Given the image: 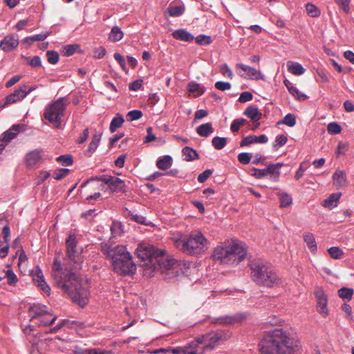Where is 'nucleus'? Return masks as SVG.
I'll return each mask as SVG.
<instances>
[{
    "label": "nucleus",
    "mask_w": 354,
    "mask_h": 354,
    "mask_svg": "<svg viewBox=\"0 0 354 354\" xmlns=\"http://www.w3.org/2000/svg\"><path fill=\"white\" fill-rule=\"evenodd\" d=\"M51 275L57 286L61 288L74 302L81 307L87 304L90 295L87 281L67 268L63 269L57 258L54 259Z\"/></svg>",
    "instance_id": "nucleus-1"
},
{
    "label": "nucleus",
    "mask_w": 354,
    "mask_h": 354,
    "mask_svg": "<svg viewBox=\"0 0 354 354\" xmlns=\"http://www.w3.org/2000/svg\"><path fill=\"white\" fill-rule=\"evenodd\" d=\"M263 354H295L296 341L287 326L267 331L259 344Z\"/></svg>",
    "instance_id": "nucleus-2"
},
{
    "label": "nucleus",
    "mask_w": 354,
    "mask_h": 354,
    "mask_svg": "<svg viewBox=\"0 0 354 354\" xmlns=\"http://www.w3.org/2000/svg\"><path fill=\"white\" fill-rule=\"evenodd\" d=\"M103 254L112 261V266L117 273L121 275H129L136 270V264L133 262L130 253L125 246L118 245L113 246L107 243L101 244Z\"/></svg>",
    "instance_id": "nucleus-3"
},
{
    "label": "nucleus",
    "mask_w": 354,
    "mask_h": 354,
    "mask_svg": "<svg viewBox=\"0 0 354 354\" xmlns=\"http://www.w3.org/2000/svg\"><path fill=\"white\" fill-rule=\"evenodd\" d=\"M247 254L245 248L237 243H224L214 248L212 258L215 262L228 266H236Z\"/></svg>",
    "instance_id": "nucleus-4"
},
{
    "label": "nucleus",
    "mask_w": 354,
    "mask_h": 354,
    "mask_svg": "<svg viewBox=\"0 0 354 354\" xmlns=\"http://www.w3.org/2000/svg\"><path fill=\"white\" fill-rule=\"evenodd\" d=\"M228 334L223 331L206 333L192 340L183 348L185 354H203L213 350L221 341L227 339Z\"/></svg>",
    "instance_id": "nucleus-5"
},
{
    "label": "nucleus",
    "mask_w": 354,
    "mask_h": 354,
    "mask_svg": "<svg viewBox=\"0 0 354 354\" xmlns=\"http://www.w3.org/2000/svg\"><path fill=\"white\" fill-rule=\"evenodd\" d=\"M176 249L184 254L197 256L206 252L208 241L201 232H192L189 235L173 239Z\"/></svg>",
    "instance_id": "nucleus-6"
},
{
    "label": "nucleus",
    "mask_w": 354,
    "mask_h": 354,
    "mask_svg": "<svg viewBox=\"0 0 354 354\" xmlns=\"http://www.w3.org/2000/svg\"><path fill=\"white\" fill-rule=\"evenodd\" d=\"M251 279L257 285L267 288H273L281 283V278L275 271L261 260L251 262Z\"/></svg>",
    "instance_id": "nucleus-7"
},
{
    "label": "nucleus",
    "mask_w": 354,
    "mask_h": 354,
    "mask_svg": "<svg viewBox=\"0 0 354 354\" xmlns=\"http://www.w3.org/2000/svg\"><path fill=\"white\" fill-rule=\"evenodd\" d=\"M136 252L138 257L143 261L141 265L143 275L147 277H151L156 268L153 263L157 257L164 254V250L157 249L149 243H142L138 245Z\"/></svg>",
    "instance_id": "nucleus-8"
},
{
    "label": "nucleus",
    "mask_w": 354,
    "mask_h": 354,
    "mask_svg": "<svg viewBox=\"0 0 354 354\" xmlns=\"http://www.w3.org/2000/svg\"><path fill=\"white\" fill-rule=\"evenodd\" d=\"M70 102L66 97H59L50 103L45 109L44 117L55 128H60L62 118L64 117L66 106Z\"/></svg>",
    "instance_id": "nucleus-9"
},
{
    "label": "nucleus",
    "mask_w": 354,
    "mask_h": 354,
    "mask_svg": "<svg viewBox=\"0 0 354 354\" xmlns=\"http://www.w3.org/2000/svg\"><path fill=\"white\" fill-rule=\"evenodd\" d=\"M77 244L76 236L70 234L66 240V255L73 269L80 270L83 263L82 250L77 248Z\"/></svg>",
    "instance_id": "nucleus-10"
},
{
    "label": "nucleus",
    "mask_w": 354,
    "mask_h": 354,
    "mask_svg": "<svg viewBox=\"0 0 354 354\" xmlns=\"http://www.w3.org/2000/svg\"><path fill=\"white\" fill-rule=\"evenodd\" d=\"M153 265L156 267V270H159L160 272H168L173 276L178 274L180 264L174 259L165 257V253L156 258Z\"/></svg>",
    "instance_id": "nucleus-11"
},
{
    "label": "nucleus",
    "mask_w": 354,
    "mask_h": 354,
    "mask_svg": "<svg viewBox=\"0 0 354 354\" xmlns=\"http://www.w3.org/2000/svg\"><path fill=\"white\" fill-rule=\"evenodd\" d=\"M35 86L29 87L24 84L16 89L12 93L7 95L3 102H0V109H3L10 104L17 103L24 100L28 94L35 90Z\"/></svg>",
    "instance_id": "nucleus-12"
},
{
    "label": "nucleus",
    "mask_w": 354,
    "mask_h": 354,
    "mask_svg": "<svg viewBox=\"0 0 354 354\" xmlns=\"http://www.w3.org/2000/svg\"><path fill=\"white\" fill-rule=\"evenodd\" d=\"M314 295L317 301V310L323 317H326L328 315L327 308L328 297L322 287H317L314 291Z\"/></svg>",
    "instance_id": "nucleus-13"
},
{
    "label": "nucleus",
    "mask_w": 354,
    "mask_h": 354,
    "mask_svg": "<svg viewBox=\"0 0 354 354\" xmlns=\"http://www.w3.org/2000/svg\"><path fill=\"white\" fill-rule=\"evenodd\" d=\"M236 67L237 68H241L243 71V73H239V75L243 78L257 80L263 79V75L260 71L257 70L254 68L250 67L243 64H236Z\"/></svg>",
    "instance_id": "nucleus-14"
},
{
    "label": "nucleus",
    "mask_w": 354,
    "mask_h": 354,
    "mask_svg": "<svg viewBox=\"0 0 354 354\" xmlns=\"http://www.w3.org/2000/svg\"><path fill=\"white\" fill-rule=\"evenodd\" d=\"M19 45V37L16 35L6 36L0 42V48L5 52H10L16 48Z\"/></svg>",
    "instance_id": "nucleus-15"
},
{
    "label": "nucleus",
    "mask_w": 354,
    "mask_h": 354,
    "mask_svg": "<svg viewBox=\"0 0 354 354\" xmlns=\"http://www.w3.org/2000/svg\"><path fill=\"white\" fill-rule=\"evenodd\" d=\"M32 280L37 286L39 287L44 292L49 295L50 288L45 281L44 277L41 269L37 267L35 272L32 274Z\"/></svg>",
    "instance_id": "nucleus-16"
},
{
    "label": "nucleus",
    "mask_w": 354,
    "mask_h": 354,
    "mask_svg": "<svg viewBox=\"0 0 354 354\" xmlns=\"http://www.w3.org/2000/svg\"><path fill=\"white\" fill-rule=\"evenodd\" d=\"M30 321L37 320L45 315H48L47 307L40 304H34L29 310Z\"/></svg>",
    "instance_id": "nucleus-17"
},
{
    "label": "nucleus",
    "mask_w": 354,
    "mask_h": 354,
    "mask_svg": "<svg viewBox=\"0 0 354 354\" xmlns=\"http://www.w3.org/2000/svg\"><path fill=\"white\" fill-rule=\"evenodd\" d=\"M333 185L337 188L346 187L348 185L346 174L343 170L337 169L333 175Z\"/></svg>",
    "instance_id": "nucleus-18"
},
{
    "label": "nucleus",
    "mask_w": 354,
    "mask_h": 354,
    "mask_svg": "<svg viewBox=\"0 0 354 354\" xmlns=\"http://www.w3.org/2000/svg\"><path fill=\"white\" fill-rule=\"evenodd\" d=\"M268 141V138L265 135L257 136H248L244 137L240 142L241 147H248L253 143H266Z\"/></svg>",
    "instance_id": "nucleus-19"
},
{
    "label": "nucleus",
    "mask_w": 354,
    "mask_h": 354,
    "mask_svg": "<svg viewBox=\"0 0 354 354\" xmlns=\"http://www.w3.org/2000/svg\"><path fill=\"white\" fill-rule=\"evenodd\" d=\"M245 319L243 315H236L234 316L226 315L215 319L214 323L218 324L230 325L235 323L241 322Z\"/></svg>",
    "instance_id": "nucleus-20"
},
{
    "label": "nucleus",
    "mask_w": 354,
    "mask_h": 354,
    "mask_svg": "<svg viewBox=\"0 0 354 354\" xmlns=\"http://www.w3.org/2000/svg\"><path fill=\"white\" fill-rule=\"evenodd\" d=\"M111 180V181L109 185V188L112 192L125 193L127 192V186L122 179L113 176Z\"/></svg>",
    "instance_id": "nucleus-21"
},
{
    "label": "nucleus",
    "mask_w": 354,
    "mask_h": 354,
    "mask_svg": "<svg viewBox=\"0 0 354 354\" xmlns=\"http://www.w3.org/2000/svg\"><path fill=\"white\" fill-rule=\"evenodd\" d=\"M50 33L51 32L47 31L31 37H26L23 39L22 44L26 45V48H28L35 41H44L46 39Z\"/></svg>",
    "instance_id": "nucleus-22"
},
{
    "label": "nucleus",
    "mask_w": 354,
    "mask_h": 354,
    "mask_svg": "<svg viewBox=\"0 0 354 354\" xmlns=\"http://www.w3.org/2000/svg\"><path fill=\"white\" fill-rule=\"evenodd\" d=\"M243 114L253 122L259 121L262 117V113L259 111L258 108L253 106H248L244 111Z\"/></svg>",
    "instance_id": "nucleus-23"
},
{
    "label": "nucleus",
    "mask_w": 354,
    "mask_h": 354,
    "mask_svg": "<svg viewBox=\"0 0 354 354\" xmlns=\"http://www.w3.org/2000/svg\"><path fill=\"white\" fill-rule=\"evenodd\" d=\"M283 165V163H277V164H270L266 169H265L266 175L268 174H270L271 175V178L274 180H277L279 175L280 171L279 169Z\"/></svg>",
    "instance_id": "nucleus-24"
},
{
    "label": "nucleus",
    "mask_w": 354,
    "mask_h": 354,
    "mask_svg": "<svg viewBox=\"0 0 354 354\" xmlns=\"http://www.w3.org/2000/svg\"><path fill=\"white\" fill-rule=\"evenodd\" d=\"M288 71L295 75H301L304 73L305 68L298 62L289 61L287 62Z\"/></svg>",
    "instance_id": "nucleus-25"
},
{
    "label": "nucleus",
    "mask_w": 354,
    "mask_h": 354,
    "mask_svg": "<svg viewBox=\"0 0 354 354\" xmlns=\"http://www.w3.org/2000/svg\"><path fill=\"white\" fill-rule=\"evenodd\" d=\"M172 36L174 39L182 40L185 41H192L194 37L189 32L184 29H178L175 30L172 33Z\"/></svg>",
    "instance_id": "nucleus-26"
},
{
    "label": "nucleus",
    "mask_w": 354,
    "mask_h": 354,
    "mask_svg": "<svg viewBox=\"0 0 354 354\" xmlns=\"http://www.w3.org/2000/svg\"><path fill=\"white\" fill-rule=\"evenodd\" d=\"M196 131L200 136L206 138L214 132V128L210 122H207L199 125Z\"/></svg>",
    "instance_id": "nucleus-27"
},
{
    "label": "nucleus",
    "mask_w": 354,
    "mask_h": 354,
    "mask_svg": "<svg viewBox=\"0 0 354 354\" xmlns=\"http://www.w3.org/2000/svg\"><path fill=\"white\" fill-rule=\"evenodd\" d=\"M341 196V193H333L330 194L326 199L324 201L323 205L325 207L329 209L336 207Z\"/></svg>",
    "instance_id": "nucleus-28"
},
{
    "label": "nucleus",
    "mask_w": 354,
    "mask_h": 354,
    "mask_svg": "<svg viewBox=\"0 0 354 354\" xmlns=\"http://www.w3.org/2000/svg\"><path fill=\"white\" fill-rule=\"evenodd\" d=\"M184 160L189 162L198 159L199 156L197 151L192 147H185L182 150Z\"/></svg>",
    "instance_id": "nucleus-29"
},
{
    "label": "nucleus",
    "mask_w": 354,
    "mask_h": 354,
    "mask_svg": "<svg viewBox=\"0 0 354 354\" xmlns=\"http://www.w3.org/2000/svg\"><path fill=\"white\" fill-rule=\"evenodd\" d=\"M303 237L311 252L315 253L317 251V247L314 235L312 233L307 232L304 234Z\"/></svg>",
    "instance_id": "nucleus-30"
},
{
    "label": "nucleus",
    "mask_w": 354,
    "mask_h": 354,
    "mask_svg": "<svg viewBox=\"0 0 354 354\" xmlns=\"http://www.w3.org/2000/svg\"><path fill=\"white\" fill-rule=\"evenodd\" d=\"M20 129H21V125H19V124L13 125L12 129H10L8 131H5L1 135V137L3 138V140H4L7 143H8L10 140L14 139L17 136V133L13 132L12 130H15V131H19Z\"/></svg>",
    "instance_id": "nucleus-31"
},
{
    "label": "nucleus",
    "mask_w": 354,
    "mask_h": 354,
    "mask_svg": "<svg viewBox=\"0 0 354 354\" xmlns=\"http://www.w3.org/2000/svg\"><path fill=\"white\" fill-rule=\"evenodd\" d=\"M172 164V158L170 156H165L162 158L158 160L156 166L158 169L165 170L171 167Z\"/></svg>",
    "instance_id": "nucleus-32"
},
{
    "label": "nucleus",
    "mask_w": 354,
    "mask_h": 354,
    "mask_svg": "<svg viewBox=\"0 0 354 354\" xmlns=\"http://www.w3.org/2000/svg\"><path fill=\"white\" fill-rule=\"evenodd\" d=\"M41 158L40 152L37 150L30 151L26 155V162L28 166H33L37 163Z\"/></svg>",
    "instance_id": "nucleus-33"
},
{
    "label": "nucleus",
    "mask_w": 354,
    "mask_h": 354,
    "mask_svg": "<svg viewBox=\"0 0 354 354\" xmlns=\"http://www.w3.org/2000/svg\"><path fill=\"white\" fill-rule=\"evenodd\" d=\"M124 120L120 114L118 113L115 117H114L110 124L109 130L111 133H113L116 131V129L120 127L124 123Z\"/></svg>",
    "instance_id": "nucleus-34"
},
{
    "label": "nucleus",
    "mask_w": 354,
    "mask_h": 354,
    "mask_svg": "<svg viewBox=\"0 0 354 354\" xmlns=\"http://www.w3.org/2000/svg\"><path fill=\"white\" fill-rule=\"evenodd\" d=\"M187 90L190 93H196V94L194 95L195 96H199L205 92V88L204 86H202L200 84L191 82L187 85Z\"/></svg>",
    "instance_id": "nucleus-35"
},
{
    "label": "nucleus",
    "mask_w": 354,
    "mask_h": 354,
    "mask_svg": "<svg viewBox=\"0 0 354 354\" xmlns=\"http://www.w3.org/2000/svg\"><path fill=\"white\" fill-rule=\"evenodd\" d=\"M56 319V316H53V315L48 313V315H45L37 319L38 325L43 326H50L55 322Z\"/></svg>",
    "instance_id": "nucleus-36"
},
{
    "label": "nucleus",
    "mask_w": 354,
    "mask_h": 354,
    "mask_svg": "<svg viewBox=\"0 0 354 354\" xmlns=\"http://www.w3.org/2000/svg\"><path fill=\"white\" fill-rule=\"evenodd\" d=\"M123 32L118 26H113L109 35V39L112 41H118L123 37Z\"/></svg>",
    "instance_id": "nucleus-37"
},
{
    "label": "nucleus",
    "mask_w": 354,
    "mask_h": 354,
    "mask_svg": "<svg viewBox=\"0 0 354 354\" xmlns=\"http://www.w3.org/2000/svg\"><path fill=\"white\" fill-rule=\"evenodd\" d=\"M212 144L216 149L221 150L226 146L227 139L223 137L216 136L213 138Z\"/></svg>",
    "instance_id": "nucleus-38"
},
{
    "label": "nucleus",
    "mask_w": 354,
    "mask_h": 354,
    "mask_svg": "<svg viewBox=\"0 0 354 354\" xmlns=\"http://www.w3.org/2000/svg\"><path fill=\"white\" fill-rule=\"evenodd\" d=\"M353 293L354 290L353 288L346 287L342 288L338 290L339 297L342 299H346L348 301L352 299Z\"/></svg>",
    "instance_id": "nucleus-39"
},
{
    "label": "nucleus",
    "mask_w": 354,
    "mask_h": 354,
    "mask_svg": "<svg viewBox=\"0 0 354 354\" xmlns=\"http://www.w3.org/2000/svg\"><path fill=\"white\" fill-rule=\"evenodd\" d=\"M101 140V134L95 133L92 138L91 142L89 144L87 151L93 153L95 150L97 148L98 145Z\"/></svg>",
    "instance_id": "nucleus-40"
},
{
    "label": "nucleus",
    "mask_w": 354,
    "mask_h": 354,
    "mask_svg": "<svg viewBox=\"0 0 354 354\" xmlns=\"http://www.w3.org/2000/svg\"><path fill=\"white\" fill-rule=\"evenodd\" d=\"M280 207H286L289 206L292 201V197L290 195L287 193H280L279 194Z\"/></svg>",
    "instance_id": "nucleus-41"
},
{
    "label": "nucleus",
    "mask_w": 354,
    "mask_h": 354,
    "mask_svg": "<svg viewBox=\"0 0 354 354\" xmlns=\"http://www.w3.org/2000/svg\"><path fill=\"white\" fill-rule=\"evenodd\" d=\"M278 124H284L290 127H294L296 124L295 116L293 114L288 113Z\"/></svg>",
    "instance_id": "nucleus-42"
},
{
    "label": "nucleus",
    "mask_w": 354,
    "mask_h": 354,
    "mask_svg": "<svg viewBox=\"0 0 354 354\" xmlns=\"http://www.w3.org/2000/svg\"><path fill=\"white\" fill-rule=\"evenodd\" d=\"M57 161L63 166H70L73 164V159L71 155H62L57 158Z\"/></svg>",
    "instance_id": "nucleus-43"
},
{
    "label": "nucleus",
    "mask_w": 354,
    "mask_h": 354,
    "mask_svg": "<svg viewBox=\"0 0 354 354\" xmlns=\"http://www.w3.org/2000/svg\"><path fill=\"white\" fill-rule=\"evenodd\" d=\"M46 57L48 62L50 64H56L59 59V55L55 50H48L46 52Z\"/></svg>",
    "instance_id": "nucleus-44"
},
{
    "label": "nucleus",
    "mask_w": 354,
    "mask_h": 354,
    "mask_svg": "<svg viewBox=\"0 0 354 354\" xmlns=\"http://www.w3.org/2000/svg\"><path fill=\"white\" fill-rule=\"evenodd\" d=\"M167 10L170 16L178 17L183 13L184 8L180 6H169Z\"/></svg>",
    "instance_id": "nucleus-45"
},
{
    "label": "nucleus",
    "mask_w": 354,
    "mask_h": 354,
    "mask_svg": "<svg viewBox=\"0 0 354 354\" xmlns=\"http://www.w3.org/2000/svg\"><path fill=\"white\" fill-rule=\"evenodd\" d=\"M113 176H107V175H102V176H95V178H90L89 180H88L87 181H86L82 186H84L86 183H88V182L90 181H92L93 180H99V181H102L103 182L104 184L106 185H108V186L109 185L111 180V178H113Z\"/></svg>",
    "instance_id": "nucleus-46"
},
{
    "label": "nucleus",
    "mask_w": 354,
    "mask_h": 354,
    "mask_svg": "<svg viewBox=\"0 0 354 354\" xmlns=\"http://www.w3.org/2000/svg\"><path fill=\"white\" fill-rule=\"evenodd\" d=\"M306 10L308 15L312 17H318L320 14L318 8L312 3H307L306 6Z\"/></svg>",
    "instance_id": "nucleus-47"
},
{
    "label": "nucleus",
    "mask_w": 354,
    "mask_h": 354,
    "mask_svg": "<svg viewBox=\"0 0 354 354\" xmlns=\"http://www.w3.org/2000/svg\"><path fill=\"white\" fill-rule=\"evenodd\" d=\"M142 116V112L140 110H133L127 114V120L131 122L139 120Z\"/></svg>",
    "instance_id": "nucleus-48"
},
{
    "label": "nucleus",
    "mask_w": 354,
    "mask_h": 354,
    "mask_svg": "<svg viewBox=\"0 0 354 354\" xmlns=\"http://www.w3.org/2000/svg\"><path fill=\"white\" fill-rule=\"evenodd\" d=\"M328 251L330 257L335 259H340L344 254L343 251L338 247H331Z\"/></svg>",
    "instance_id": "nucleus-49"
},
{
    "label": "nucleus",
    "mask_w": 354,
    "mask_h": 354,
    "mask_svg": "<svg viewBox=\"0 0 354 354\" xmlns=\"http://www.w3.org/2000/svg\"><path fill=\"white\" fill-rule=\"evenodd\" d=\"M79 48L77 44L66 45L63 48V53L66 56L73 55Z\"/></svg>",
    "instance_id": "nucleus-50"
},
{
    "label": "nucleus",
    "mask_w": 354,
    "mask_h": 354,
    "mask_svg": "<svg viewBox=\"0 0 354 354\" xmlns=\"http://www.w3.org/2000/svg\"><path fill=\"white\" fill-rule=\"evenodd\" d=\"M290 93L293 95L295 98L299 100H305L307 96L305 94L301 93L295 86H290L288 90Z\"/></svg>",
    "instance_id": "nucleus-51"
},
{
    "label": "nucleus",
    "mask_w": 354,
    "mask_h": 354,
    "mask_svg": "<svg viewBox=\"0 0 354 354\" xmlns=\"http://www.w3.org/2000/svg\"><path fill=\"white\" fill-rule=\"evenodd\" d=\"M328 132L330 134H337L342 131V127L339 124L336 122H330L327 127Z\"/></svg>",
    "instance_id": "nucleus-52"
},
{
    "label": "nucleus",
    "mask_w": 354,
    "mask_h": 354,
    "mask_svg": "<svg viewBox=\"0 0 354 354\" xmlns=\"http://www.w3.org/2000/svg\"><path fill=\"white\" fill-rule=\"evenodd\" d=\"M196 42L199 45H207L212 43V40L209 36L200 35L195 38Z\"/></svg>",
    "instance_id": "nucleus-53"
},
{
    "label": "nucleus",
    "mask_w": 354,
    "mask_h": 354,
    "mask_svg": "<svg viewBox=\"0 0 354 354\" xmlns=\"http://www.w3.org/2000/svg\"><path fill=\"white\" fill-rule=\"evenodd\" d=\"M70 172L68 169H59L53 172V178L56 180H62L66 177Z\"/></svg>",
    "instance_id": "nucleus-54"
},
{
    "label": "nucleus",
    "mask_w": 354,
    "mask_h": 354,
    "mask_svg": "<svg viewBox=\"0 0 354 354\" xmlns=\"http://www.w3.org/2000/svg\"><path fill=\"white\" fill-rule=\"evenodd\" d=\"M6 277L8 279V283L9 285H15L17 281V277L16 274L11 270H8L5 273Z\"/></svg>",
    "instance_id": "nucleus-55"
},
{
    "label": "nucleus",
    "mask_w": 354,
    "mask_h": 354,
    "mask_svg": "<svg viewBox=\"0 0 354 354\" xmlns=\"http://www.w3.org/2000/svg\"><path fill=\"white\" fill-rule=\"evenodd\" d=\"M288 141L287 137L283 135H279L277 137L274 143L273 144V147L277 149L283 145H284Z\"/></svg>",
    "instance_id": "nucleus-56"
},
{
    "label": "nucleus",
    "mask_w": 354,
    "mask_h": 354,
    "mask_svg": "<svg viewBox=\"0 0 354 354\" xmlns=\"http://www.w3.org/2000/svg\"><path fill=\"white\" fill-rule=\"evenodd\" d=\"M251 156L250 153L242 152L238 155V160L243 165H247L250 162Z\"/></svg>",
    "instance_id": "nucleus-57"
},
{
    "label": "nucleus",
    "mask_w": 354,
    "mask_h": 354,
    "mask_svg": "<svg viewBox=\"0 0 354 354\" xmlns=\"http://www.w3.org/2000/svg\"><path fill=\"white\" fill-rule=\"evenodd\" d=\"M336 3L342 8V10L348 13L350 10V1L351 0H335Z\"/></svg>",
    "instance_id": "nucleus-58"
},
{
    "label": "nucleus",
    "mask_w": 354,
    "mask_h": 354,
    "mask_svg": "<svg viewBox=\"0 0 354 354\" xmlns=\"http://www.w3.org/2000/svg\"><path fill=\"white\" fill-rule=\"evenodd\" d=\"M128 216L131 217V219L134 221L135 222H137L140 224H145L146 225V218L142 215L139 214H133L131 212H129Z\"/></svg>",
    "instance_id": "nucleus-59"
},
{
    "label": "nucleus",
    "mask_w": 354,
    "mask_h": 354,
    "mask_svg": "<svg viewBox=\"0 0 354 354\" xmlns=\"http://www.w3.org/2000/svg\"><path fill=\"white\" fill-rule=\"evenodd\" d=\"M253 95L249 91H244L241 93L239 97V102L241 103H245L246 102L250 101L252 100Z\"/></svg>",
    "instance_id": "nucleus-60"
},
{
    "label": "nucleus",
    "mask_w": 354,
    "mask_h": 354,
    "mask_svg": "<svg viewBox=\"0 0 354 354\" xmlns=\"http://www.w3.org/2000/svg\"><path fill=\"white\" fill-rule=\"evenodd\" d=\"M215 87L218 90L224 91L231 88V84L227 82L219 81L215 83Z\"/></svg>",
    "instance_id": "nucleus-61"
},
{
    "label": "nucleus",
    "mask_w": 354,
    "mask_h": 354,
    "mask_svg": "<svg viewBox=\"0 0 354 354\" xmlns=\"http://www.w3.org/2000/svg\"><path fill=\"white\" fill-rule=\"evenodd\" d=\"M213 173L212 169H206L198 176V180L204 183Z\"/></svg>",
    "instance_id": "nucleus-62"
},
{
    "label": "nucleus",
    "mask_w": 354,
    "mask_h": 354,
    "mask_svg": "<svg viewBox=\"0 0 354 354\" xmlns=\"http://www.w3.org/2000/svg\"><path fill=\"white\" fill-rule=\"evenodd\" d=\"M308 167V165L305 162H301L299 169H297V171H296V174H295V178L297 180H299L300 178H301L304 175V171H306V169H307Z\"/></svg>",
    "instance_id": "nucleus-63"
},
{
    "label": "nucleus",
    "mask_w": 354,
    "mask_h": 354,
    "mask_svg": "<svg viewBox=\"0 0 354 354\" xmlns=\"http://www.w3.org/2000/svg\"><path fill=\"white\" fill-rule=\"evenodd\" d=\"M251 175L254 176L257 178H261L266 176V173L265 169H259L253 168L252 169Z\"/></svg>",
    "instance_id": "nucleus-64"
}]
</instances>
